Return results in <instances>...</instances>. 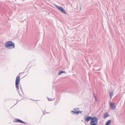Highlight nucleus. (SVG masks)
Masks as SVG:
<instances>
[{
  "label": "nucleus",
  "mask_w": 125,
  "mask_h": 125,
  "mask_svg": "<svg viewBox=\"0 0 125 125\" xmlns=\"http://www.w3.org/2000/svg\"><path fill=\"white\" fill-rule=\"evenodd\" d=\"M48 98V100L49 101H53V100H54V99H53L52 98H49L48 97H47Z\"/></svg>",
  "instance_id": "f8f14e48"
},
{
  "label": "nucleus",
  "mask_w": 125,
  "mask_h": 125,
  "mask_svg": "<svg viewBox=\"0 0 125 125\" xmlns=\"http://www.w3.org/2000/svg\"><path fill=\"white\" fill-rule=\"evenodd\" d=\"M84 119L85 121L87 122L91 120L90 122V125H97L98 119L96 116L92 117L88 115L85 117Z\"/></svg>",
  "instance_id": "f257e3e1"
},
{
  "label": "nucleus",
  "mask_w": 125,
  "mask_h": 125,
  "mask_svg": "<svg viewBox=\"0 0 125 125\" xmlns=\"http://www.w3.org/2000/svg\"><path fill=\"white\" fill-rule=\"evenodd\" d=\"M43 113H44V112H43Z\"/></svg>",
  "instance_id": "a211bd4d"
},
{
  "label": "nucleus",
  "mask_w": 125,
  "mask_h": 125,
  "mask_svg": "<svg viewBox=\"0 0 125 125\" xmlns=\"http://www.w3.org/2000/svg\"><path fill=\"white\" fill-rule=\"evenodd\" d=\"M109 94L110 96V99L111 100L112 97V96L113 94V93L112 92H110L109 93Z\"/></svg>",
  "instance_id": "9b49d317"
},
{
  "label": "nucleus",
  "mask_w": 125,
  "mask_h": 125,
  "mask_svg": "<svg viewBox=\"0 0 125 125\" xmlns=\"http://www.w3.org/2000/svg\"><path fill=\"white\" fill-rule=\"evenodd\" d=\"M115 104V103H111L110 102L109 104L110 108L113 110H115L116 108V106Z\"/></svg>",
  "instance_id": "39448f33"
},
{
  "label": "nucleus",
  "mask_w": 125,
  "mask_h": 125,
  "mask_svg": "<svg viewBox=\"0 0 125 125\" xmlns=\"http://www.w3.org/2000/svg\"><path fill=\"white\" fill-rule=\"evenodd\" d=\"M5 46L6 48L9 49L14 48L15 47V44L12 41H9L5 42Z\"/></svg>",
  "instance_id": "f03ea898"
},
{
  "label": "nucleus",
  "mask_w": 125,
  "mask_h": 125,
  "mask_svg": "<svg viewBox=\"0 0 125 125\" xmlns=\"http://www.w3.org/2000/svg\"><path fill=\"white\" fill-rule=\"evenodd\" d=\"M111 120H108L106 123L105 125H109L111 122Z\"/></svg>",
  "instance_id": "1a4fd4ad"
},
{
  "label": "nucleus",
  "mask_w": 125,
  "mask_h": 125,
  "mask_svg": "<svg viewBox=\"0 0 125 125\" xmlns=\"http://www.w3.org/2000/svg\"><path fill=\"white\" fill-rule=\"evenodd\" d=\"M66 73V72L65 71H61V70H60L59 71L58 74L59 75H60L62 73Z\"/></svg>",
  "instance_id": "9d476101"
},
{
  "label": "nucleus",
  "mask_w": 125,
  "mask_h": 125,
  "mask_svg": "<svg viewBox=\"0 0 125 125\" xmlns=\"http://www.w3.org/2000/svg\"><path fill=\"white\" fill-rule=\"evenodd\" d=\"M19 73V74H21V73Z\"/></svg>",
  "instance_id": "2eb2a0df"
},
{
  "label": "nucleus",
  "mask_w": 125,
  "mask_h": 125,
  "mask_svg": "<svg viewBox=\"0 0 125 125\" xmlns=\"http://www.w3.org/2000/svg\"><path fill=\"white\" fill-rule=\"evenodd\" d=\"M80 9L81 10V7L80 6Z\"/></svg>",
  "instance_id": "f3484780"
},
{
  "label": "nucleus",
  "mask_w": 125,
  "mask_h": 125,
  "mask_svg": "<svg viewBox=\"0 0 125 125\" xmlns=\"http://www.w3.org/2000/svg\"><path fill=\"white\" fill-rule=\"evenodd\" d=\"M71 112H73L74 113V114L77 113V114H78L79 113L81 114L83 112V111H77L76 112V111H72Z\"/></svg>",
  "instance_id": "0eeeda50"
},
{
  "label": "nucleus",
  "mask_w": 125,
  "mask_h": 125,
  "mask_svg": "<svg viewBox=\"0 0 125 125\" xmlns=\"http://www.w3.org/2000/svg\"><path fill=\"white\" fill-rule=\"evenodd\" d=\"M109 116V114L107 113H104V118H106L107 117H108Z\"/></svg>",
  "instance_id": "6e6552de"
},
{
  "label": "nucleus",
  "mask_w": 125,
  "mask_h": 125,
  "mask_svg": "<svg viewBox=\"0 0 125 125\" xmlns=\"http://www.w3.org/2000/svg\"><path fill=\"white\" fill-rule=\"evenodd\" d=\"M55 7L58 8L59 10L61 11L64 14H66L65 11L62 7L61 6H59L57 5H56V6H55Z\"/></svg>",
  "instance_id": "20e7f679"
},
{
  "label": "nucleus",
  "mask_w": 125,
  "mask_h": 125,
  "mask_svg": "<svg viewBox=\"0 0 125 125\" xmlns=\"http://www.w3.org/2000/svg\"><path fill=\"white\" fill-rule=\"evenodd\" d=\"M93 95H94V98H96V96L95 95V94L94 93H93Z\"/></svg>",
  "instance_id": "ddd939ff"
},
{
  "label": "nucleus",
  "mask_w": 125,
  "mask_h": 125,
  "mask_svg": "<svg viewBox=\"0 0 125 125\" xmlns=\"http://www.w3.org/2000/svg\"><path fill=\"white\" fill-rule=\"evenodd\" d=\"M20 75H19V76H17V77L15 81V86L17 90L18 93H19V95H21V94H20L19 92V82L20 80Z\"/></svg>",
  "instance_id": "7ed1b4c3"
},
{
  "label": "nucleus",
  "mask_w": 125,
  "mask_h": 125,
  "mask_svg": "<svg viewBox=\"0 0 125 125\" xmlns=\"http://www.w3.org/2000/svg\"><path fill=\"white\" fill-rule=\"evenodd\" d=\"M45 113H44V115H45Z\"/></svg>",
  "instance_id": "6ab92c4d"
},
{
  "label": "nucleus",
  "mask_w": 125,
  "mask_h": 125,
  "mask_svg": "<svg viewBox=\"0 0 125 125\" xmlns=\"http://www.w3.org/2000/svg\"><path fill=\"white\" fill-rule=\"evenodd\" d=\"M95 100L96 101H97V100H98L97 99H97H96V98H95Z\"/></svg>",
  "instance_id": "dca6fc26"
},
{
  "label": "nucleus",
  "mask_w": 125,
  "mask_h": 125,
  "mask_svg": "<svg viewBox=\"0 0 125 125\" xmlns=\"http://www.w3.org/2000/svg\"><path fill=\"white\" fill-rule=\"evenodd\" d=\"M14 122H19L20 123H23L24 124H26L25 122H24L22 120L19 119H15Z\"/></svg>",
  "instance_id": "423d86ee"
},
{
  "label": "nucleus",
  "mask_w": 125,
  "mask_h": 125,
  "mask_svg": "<svg viewBox=\"0 0 125 125\" xmlns=\"http://www.w3.org/2000/svg\"><path fill=\"white\" fill-rule=\"evenodd\" d=\"M74 110L75 111H76V110H77V109H76V108H75L74 109Z\"/></svg>",
  "instance_id": "4468645a"
}]
</instances>
